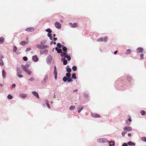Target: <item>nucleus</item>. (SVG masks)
Segmentation results:
<instances>
[{
  "label": "nucleus",
  "instance_id": "53",
  "mask_svg": "<svg viewBox=\"0 0 146 146\" xmlns=\"http://www.w3.org/2000/svg\"><path fill=\"white\" fill-rule=\"evenodd\" d=\"M66 57H64L63 58H61V60L62 61H64V60H66Z\"/></svg>",
  "mask_w": 146,
  "mask_h": 146
},
{
  "label": "nucleus",
  "instance_id": "60",
  "mask_svg": "<svg viewBox=\"0 0 146 146\" xmlns=\"http://www.w3.org/2000/svg\"><path fill=\"white\" fill-rule=\"evenodd\" d=\"M49 38H50V39L51 40H52V37L51 36H50L49 37Z\"/></svg>",
  "mask_w": 146,
  "mask_h": 146
},
{
  "label": "nucleus",
  "instance_id": "31",
  "mask_svg": "<svg viewBox=\"0 0 146 146\" xmlns=\"http://www.w3.org/2000/svg\"><path fill=\"white\" fill-rule=\"evenodd\" d=\"M46 40H43L40 42V44L43 45L44 44L46 43Z\"/></svg>",
  "mask_w": 146,
  "mask_h": 146
},
{
  "label": "nucleus",
  "instance_id": "47",
  "mask_svg": "<svg viewBox=\"0 0 146 146\" xmlns=\"http://www.w3.org/2000/svg\"><path fill=\"white\" fill-rule=\"evenodd\" d=\"M23 60L25 61H26L28 60L26 56L23 57Z\"/></svg>",
  "mask_w": 146,
  "mask_h": 146
},
{
  "label": "nucleus",
  "instance_id": "38",
  "mask_svg": "<svg viewBox=\"0 0 146 146\" xmlns=\"http://www.w3.org/2000/svg\"><path fill=\"white\" fill-rule=\"evenodd\" d=\"M72 69L74 71H75L77 70V67L75 66H73L72 68Z\"/></svg>",
  "mask_w": 146,
  "mask_h": 146
},
{
  "label": "nucleus",
  "instance_id": "43",
  "mask_svg": "<svg viewBox=\"0 0 146 146\" xmlns=\"http://www.w3.org/2000/svg\"><path fill=\"white\" fill-rule=\"evenodd\" d=\"M57 52L58 53H61L62 52V49L60 48H59V49L57 51Z\"/></svg>",
  "mask_w": 146,
  "mask_h": 146
},
{
  "label": "nucleus",
  "instance_id": "5",
  "mask_svg": "<svg viewBox=\"0 0 146 146\" xmlns=\"http://www.w3.org/2000/svg\"><path fill=\"white\" fill-rule=\"evenodd\" d=\"M108 38L106 37H102L97 40V41L106 42L107 41Z\"/></svg>",
  "mask_w": 146,
  "mask_h": 146
},
{
  "label": "nucleus",
  "instance_id": "28",
  "mask_svg": "<svg viewBox=\"0 0 146 146\" xmlns=\"http://www.w3.org/2000/svg\"><path fill=\"white\" fill-rule=\"evenodd\" d=\"M17 49V48L16 46L14 45L13 46V52H16Z\"/></svg>",
  "mask_w": 146,
  "mask_h": 146
},
{
  "label": "nucleus",
  "instance_id": "22",
  "mask_svg": "<svg viewBox=\"0 0 146 146\" xmlns=\"http://www.w3.org/2000/svg\"><path fill=\"white\" fill-rule=\"evenodd\" d=\"M135 143L131 141H129L128 142V145L131 146H135Z\"/></svg>",
  "mask_w": 146,
  "mask_h": 146
},
{
  "label": "nucleus",
  "instance_id": "62",
  "mask_svg": "<svg viewBox=\"0 0 146 146\" xmlns=\"http://www.w3.org/2000/svg\"><path fill=\"white\" fill-rule=\"evenodd\" d=\"M117 50L115 51L114 52V54H116L117 53Z\"/></svg>",
  "mask_w": 146,
  "mask_h": 146
},
{
  "label": "nucleus",
  "instance_id": "33",
  "mask_svg": "<svg viewBox=\"0 0 146 146\" xmlns=\"http://www.w3.org/2000/svg\"><path fill=\"white\" fill-rule=\"evenodd\" d=\"M7 98L8 99H11L13 98V97L10 94H9L7 96Z\"/></svg>",
  "mask_w": 146,
  "mask_h": 146
},
{
  "label": "nucleus",
  "instance_id": "34",
  "mask_svg": "<svg viewBox=\"0 0 146 146\" xmlns=\"http://www.w3.org/2000/svg\"><path fill=\"white\" fill-rule=\"evenodd\" d=\"M17 76L19 78H22L23 77V76L20 74H17Z\"/></svg>",
  "mask_w": 146,
  "mask_h": 146
},
{
  "label": "nucleus",
  "instance_id": "1",
  "mask_svg": "<svg viewBox=\"0 0 146 146\" xmlns=\"http://www.w3.org/2000/svg\"><path fill=\"white\" fill-rule=\"evenodd\" d=\"M66 76L64 77L63 78V80L64 82H72L73 80L71 77V74L70 73H68L66 74Z\"/></svg>",
  "mask_w": 146,
  "mask_h": 146
},
{
  "label": "nucleus",
  "instance_id": "30",
  "mask_svg": "<svg viewBox=\"0 0 146 146\" xmlns=\"http://www.w3.org/2000/svg\"><path fill=\"white\" fill-rule=\"evenodd\" d=\"M76 74L75 73H74L72 74V77L73 79H76L77 78V77H76Z\"/></svg>",
  "mask_w": 146,
  "mask_h": 146
},
{
  "label": "nucleus",
  "instance_id": "39",
  "mask_svg": "<svg viewBox=\"0 0 146 146\" xmlns=\"http://www.w3.org/2000/svg\"><path fill=\"white\" fill-rule=\"evenodd\" d=\"M127 133V132L125 131H123L121 133V134L123 136H124L125 134H126Z\"/></svg>",
  "mask_w": 146,
  "mask_h": 146
},
{
  "label": "nucleus",
  "instance_id": "37",
  "mask_svg": "<svg viewBox=\"0 0 146 146\" xmlns=\"http://www.w3.org/2000/svg\"><path fill=\"white\" fill-rule=\"evenodd\" d=\"M3 65V62L2 59H0V66H2Z\"/></svg>",
  "mask_w": 146,
  "mask_h": 146
},
{
  "label": "nucleus",
  "instance_id": "57",
  "mask_svg": "<svg viewBox=\"0 0 146 146\" xmlns=\"http://www.w3.org/2000/svg\"><path fill=\"white\" fill-rule=\"evenodd\" d=\"M128 121L130 122L131 121V117H129V118H128Z\"/></svg>",
  "mask_w": 146,
  "mask_h": 146
},
{
  "label": "nucleus",
  "instance_id": "44",
  "mask_svg": "<svg viewBox=\"0 0 146 146\" xmlns=\"http://www.w3.org/2000/svg\"><path fill=\"white\" fill-rule=\"evenodd\" d=\"M141 139L142 141L146 142V137H142L141 138Z\"/></svg>",
  "mask_w": 146,
  "mask_h": 146
},
{
  "label": "nucleus",
  "instance_id": "14",
  "mask_svg": "<svg viewBox=\"0 0 146 146\" xmlns=\"http://www.w3.org/2000/svg\"><path fill=\"white\" fill-rule=\"evenodd\" d=\"M23 70L29 75H31L32 74L31 71L28 69H26Z\"/></svg>",
  "mask_w": 146,
  "mask_h": 146
},
{
  "label": "nucleus",
  "instance_id": "52",
  "mask_svg": "<svg viewBox=\"0 0 146 146\" xmlns=\"http://www.w3.org/2000/svg\"><path fill=\"white\" fill-rule=\"evenodd\" d=\"M34 80V78H31L30 79H29V80L30 81H33Z\"/></svg>",
  "mask_w": 146,
  "mask_h": 146
},
{
  "label": "nucleus",
  "instance_id": "64",
  "mask_svg": "<svg viewBox=\"0 0 146 146\" xmlns=\"http://www.w3.org/2000/svg\"><path fill=\"white\" fill-rule=\"evenodd\" d=\"M131 135V133H128V136H130Z\"/></svg>",
  "mask_w": 146,
  "mask_h": 146
},
{
  "label": "nucleus",
  "instance_id": "6",
  "mask_svg": "<svg viewBox=\"0 0 146 146\" xmlns=\"http://www.w3.org/2000/svg\"><path fill=\"white\" fill-rule=\"evenodd\" d=\"M55 26L58 29H60L61 27V24L58 22H56L55 23Z\"/></svg>",
  "mask_w": 146,
  "mask_h": 146
},
{
  "label": "nucleus",
  "instance_id": "36",
  "mask_svg": "<svg viewBox=\"0 0 146 146\" xmlns=\"http://www.w3.org/2000/svg\"><path fill=\"white\" fill-rule=\"evenodd\" d=\"M62 62H63V64L64 65H66L67 63V61L66 60H64V61H62Z\"/></svg>",
  "mask_w": 146,
  "mask_h": 146
},
{
  "label": "nucleus",
  "instance_id": "27",
  "mask_svg": "<svg viewBox=\"0 0 146 146\" xmlns=\"http://www.w3.org/2000/svg\"><path fill=\"white\" fill-rule=\"evenodd\" d=\"M62 50L63 51L65 52H66L67 50V48L66 47L64 46L63 45L62 46Z\"/></svg>",
  "mask_w": 146,
  "mask_h": 146
},
{
  "label": "nucleus",
  "instance_id": "24",
  "mask_svg": "<svg viewBox=\"0 0 146 146\" xmlns=\"http://www.w3.org/2000/svg\"><path fill=\"white\" fill-rule=\"evenodd\" d=\"M46 105L48 107V108H49V109H50V105H49V104H48V100H46Z\"/></svg>",
  "mask_w": 146,
  "mask_h": 146
},
{
  "label": "nucleus",
  "instance_id": "23",
  "mask_svg": "<svg viewBox=\"0 0 146 146\" xmlns=\"http://www.w3.org/2000/svg\"><path fill=\"white\" fill-rule=\"evenodd\" d=\"M83 109V108L82 106H81L79 107L78 108V112L79 113H80Z\"/></svg>",
  "mask_w": 146,
  "mask_h": 146
},
{
  "label": "nucleus",
  "instance_id": "15",
  "mask_svg": "<svg viewBox=\"0 0 146 146\" xmlns=\"http://www.w3.org/2000/svg\"><path fill=\"white\" fill-rule=\"evenodd\" d=\"M28 42V41H22L20 43V44L21 45L25 46V44H27Z\"/></svg>",
  "mask_w": 146,
  "mask_h": 146
},
{
  "label": "nucleus",
  "instance_id": "50",
  "mask_svg": "<svg viewBox=\"0 0 146 146\" xmlns=\"http://www.w3.org/2000/svg\"><path fill=\"white\" fill-rule=\"evenodd\" d=\"M51 33H48L47 36L48 37H49L52 36V34Z\"/></svg>",
  "mask_w": 146,
  "mask_h": 146
},
{
  "label": "nucleus",
  "instance_id": "49",
  "mask_svg": "<svg viewBox=\"0 0 146 146\" xmlns=\"http://www.w3.org/2000/svg\"><path fill=\"white\" fill-rule=\"evenodd\" d=\"M128 130V127H127V126H126V127H124V128H123V130L125 131L126 130Z\"/></svg>",
  "mask_w": 146,
  "mask_h": 146
},
{
  "label": "nucleus",
  "instance_id": "20",
  "mask_svg": "<svg viewBox=\"0 0 146 146\" xmlns=\"http://www.w3.org/2000/svg\"><path fill=\"white\" fill-rule=\"evenodd\" d=\"M110 143L109 146H114L115 145L114 142L113 141H110L109 142Z\"/></svg>",
  "mask_w": 146,
  "mask_h": 146
},
{
  "label": "nucleus",
  "instance_id": "16",
  "mask_svg": "<svg viewBox=\"0 0 146 146\" xmlns=\"http://www.w3.org/2000/svg\"><path fill=\"white\" fill-rule=\"evenodd\" d=\"M70 25H72L71 26V27L72 28H75L78 27L77 24L76 23H73L72 24L71 23H69Z\"/></svg>",
  "mask_w": 146,
  "mask_h": 146
},
{
  "label": "nucleus",
  "instance_id": "25",
  "mask_svg": "<svg viewBox=\"0 0 146 146\" xmlns=\"http://www.w3.org/2000/svg\"><path fill=\"white\" fill-rule=\"evenodd\" d=\"M4 41V38L3 37H1L0 38V44H2Z\"/></svg>",
  "mask_w": 146,
  "mask_h": 146
},
{
  "label": "nucleus",
  "instance_id": "32",
  "mask_svg": "<svg viewBox=\"0 0 146 146\" xmlns=\"http://www.w3.org/2000/svg\"><path fill=\"white\" fill-rule=\"evenodd\" d=\"M45 31L48 33H51L52 31L50 29H48L45 30Z\"/></svg>",
  "mask_w": 146,
  "mask_h": 146
},
{
  "label": "nucleus",
  "instance_id": "54",
  "mask_svg": "<svg viewBox=\"0 0 146 146\" xmlns=\"http://www.w3.org/2000/svg\"><path fill=\"white\" fill-rule=\"evenodd\" d=\"M54 78L55 80H56L57 78V74H54Z\"/></svg>",
  "mask_w": 146,
  "mask_h": 146
},
{
  "label": "nucleus",
  "instance_id": "35",
  "mask_svg": "<svg viewBox=\"0 0 146 146\" xmlns=\"http://www.w3.org/2000/svg\"><path fill=\"white\" fill-rule=\"evenodd\" d=\"M75 107L74 106H71L70 107V110H74L75 108Z\"/></svg>",
  "mask_w": 146,
  "mask_h": 146
},
{
  "label": "nucleus",
  "instance_id": "40",
  "mask_svg": "<svg viewBox=\"0 0 146 146\" xmlns=\"http://www.w3.org/2000/svg\"><path fill=\"white\" fill-rule=\"evenodd\" d=\"M66 58H67V59L68 61L70 60H71V59L70 56H69V55L68 56H66Z\"/></svg>",
  "mask_w": 146,
  "mask_h": 146
},
{
  "label": "nucleus",
  "instance_id": "7",
  "mask_svg": "<svg viewBox=\"0 0 146 146\" xmlns=\"http://www.w3.org/2000/svg\"><path fill=\"white\" fill-rule=\"evenodd\" d=\"M52 59V57L51 55H50L48 56L46 59L47 63L48 64H50L51 62Z\"/></svg>",
  "mask_w": 146,
  "mask_h": 146
},
{
  "label": "nucleus",
  "instance_id": "19",
  "mask_svg": "<svg viewBox=\"0 0 146 146\" xmlns=\"http://www.w3.org/2000/svg\"><path fill=\"white\" fill-rule=\"evenodd\" d=\"M2 76L4 78H5L6 76L5 72L4 69H3L2 70Z\"/></svg>",
  "mask_w": 146,
  "mask_h": 146
},
{
  "label": "nucleus",
  "instance_id": "48",
  "mask_svg": "<svg viewBox=\"0 0 146 146\" xmlns=\"http://www.w3.org/2000/svg\"><path fill=\"white\" fill-rule=\"evenodd\" d=\"M144 54H141V57L140 59L142 60L143 58Z\"/></svg>",
  "mask_w": 146,
  "mask_h": 146
},
{
  "label": "nucleus",
  "instance_id": "8",
  "mask_svg": "<svg viewBox=\"0 0 146 146\" xmlns=\"http://www.w3.org/2000/svg\"><path fill=\"white\" fill-rule=\"evenodd\" d=\"M32 60L35 62H37L38 60V58L36 55L33 56L32 57Z\"/></svg>",
  "mask_w": 146,
  "mask_h": 146
},
{
  "label": "nucleus",
  "instance_id": "41",
  "mask_svg": "<svg viewBox=\"0 0 146 146\" xmlns=\"http://www.w3.org/2000/svg\"><path fill=\"white\" fill-rule=\"evenodd\" d=\"M57 46H58V47L59 48H61L62 46L61 44L59 43H57Z\"/></svg>",
  "mask_w": 146,
  "mask_h": 146
},
{
  "label": "nucleus",
  "instance_id": "2",
  "mask_svg": "<svg viewBox=\"0 0 146 146\" xmlns=\"http://www.w3.org/2000/svg\"><path fill=\"white\" fill-rule=\"evenodd\" d=\"M36 47L40 49H44L47 48L48 47V46L46 45H42L41 44H37L36 46Z\"/></svg>",
  "mask_w": 146,
  "mask_h": 146
},
{
  "label": "nucleus",
  "instance_id": "3",
  "mask_svg": "<svg viewBox=\"0 0 146 146\" xmlns=\"http://www.w3.org/2000/svg\"><path fill=\"white\" fill-rule=\"evenodd\" d=\"M97 141L100 143H103L108 142V141L106 138H102L98 139Z\"/></svg>",
  "mask_w": 146,
  "mask_h": 146
},
{
  "label": "nucleus",
  "instance_id": "13",
  "mask_svg": "<svg viewBox=\"0 0 146 146\" xmlns=\"http://www.w3.org/2000/svg\"><path fill=\"white\" fill-rule=\"evenodd\" d=\"M17 74H21L22 73V70L20 69V68L19 67L17 68Z\"/></svg>",
  "mask_w": 146,
  "mask_h": 146
},
{
  "label": "nucleus",
  "instance_id": "46",
  "mask_svg": "<svg viewBox=\"0 0 146 146\" xmlns=\"http://www.w3.org/2000/svg\"><path fill=\"white\" fill-rule=\"evenodd\" d=\"M31 48H27L26 49L25 52H27L29 51L30 50H31Z\"/></svg>",
  "mask_w": 146,
  "mask_h": 146
},
{
  "label": "nucleus",
  "instance_id": "12",
  "mask_svg": "<svg viewBox=\"0 0 146 146\" xmlns=\"http://www.w3.org/2000/svg\"><path fill=\"white\" fill-rule=\"evenodd\" d=\"M27 94H19V96L20 98H25L27 96Z\"/></svg>",
  "mask_w": 146,
  "mask_h": 146
},
{
  "label": "nucleus",
  "instance_id": "18",
  "mask_svg": "<svg viewBox=\"0 0 146 146\" xmlns=\"http://www.w3.org/2000/svg\"><path fill=\"white\" fill-rule=\"evenodd\" d=\"M143 49L142 48L139 47L137 48V52L138 53L142 52L143 51Z\"/></svg>",
  "mask_w": 146,
  "mask_h": 146
},
{
  "label": "nucleus",
  "instance_id": "51",
  "mask_svg": "<svg viewBox=\"0 0 146 146\" xmlns=\"http://www.w3.org/2000/svg\"><path fill=\"white\" fill-rule=\"evenodd\" d=\"M122 146H128V145L127 143H124L122 145Z\"/></svg>",
  "mask_w": 146,
  "mask_h": 146
},
{
  "label": "nucleus",
  "instance_id": "29",
  "mask_svg": "<svg viewBox=\"0 0 146 146\" xmlns=\"http://www.w3.org/2000/svg\"><path fill=\"white\" fill-rule=\"evenodd\" d=\"M142 115H145L146 114V112L143 110H141L140 111Z\"/></svg>",
  "mask_w": 146,
  "mask_h": 146
},
{
  "label": "nucleus",
  "instance_id": "10",
  "mask_svg": "<svg viewBox=\"0 0 146 146\" xmlns=\"http://www.w3.org/2000/svg\"><path fill=\"white\" fill-rule=\"evenodd\" d=\"M48 78V74H46L45 75L43 80L42 81V83H44L47 81Z\"/></svg>",
  "mask_w": 146,
  "mask_h": 146
},
{
  "label": "nucleus",
  "instance_id": "42",
  "mask_svg": "<svg viewBox=\"0 0 146 146\" xmlns=\"http://www.w3.org/2000/svg\"><path fill=\"white\" fill-rule=\"evenodd\" d=\"M65 52H62L60 54L61 56L62 57L64 56L65 55Z\"/></svg>",
  "mask_w": 146,
  "mask_h": 146
},
{
  "label": "nucleus",
  "instance_id": "55",
  "mask_svg": "<svg viewBox=\"0 0 146 146\" xmlns=\"http://www.w3.org/2000/svg\"><path fill=\"white\" fill-rule=\"evenodd\" d=\"M16 86V85L15 84H13L12 85V87L13 88H14Z\"/></svg>",
  "mask_w": 146,
  "mask_h": 146
},
{
  "label": "nucleus",
  "instance_id": "21",
  "mask_svg": "<svg viewBox=\"0 0 146 146\" xmlns=\"http://www.w3.org/2000/svg\"><path fill=\"white\" fill-rule=\"evenodd\" d=\"M71 69L70 68L69 66L68 65L66 67V71L68 73H70L71 72Z\"/></svg>",
  "mask_w": 146,
  "mask_h": 146
},
{
  "label": "nucleus",
  "instance_id": "45",
  "mask_svg": "<svg viewBox=\"0 0 146 146\" xmlns=\"http://www.w3.org/2000/svg\"><path fill=\"white\" fill-rule=\"evenodd\" d=\"M48 50H47L45 49L44 50L43 53L46 54L48 53Z\"/></svg>",
  "mask_w": 146,
  "mask_h": 146
},
{
  "label": "nucleus",
  "instance_id": "56",
  "mask_svg": "<svg viewBox=\"0 0 146 146\" xmlns=\"http://www.w3.org/2000/svg\"><path fill=\"white\" fill-rule=\"evenodd\" d=\"M132 128L131 127H128V131H131Z\"/></svg>",
  "mask_w": 146,
  "mask_h": 146
},
{
  "label": "nucleus",
  "instance_id": "61",
  "mask_svg": "<svg viewBox=\"0 0 146 146\" xmlns=\"http://www.w3.org/2000/svg\"><path fill=\"white\" fill-rule=\"evenodd\" d=\"M55 48L56 50L57 51L59 49V48L58 47H56Z\"/></svg>",
  "mask_w": 146,
  "mask_h": 146
},
{
  "label": "nucleus",
  "instance_id": "4",
  "mask_svg": "<svg viewBox=\"0 0 146 146\" xmlns=\"http://www.w3.org/2000/svg\"><path fill=\"white\" fill-rule=\"evenodd\" d=\"M30 63H28L25 65H21V67L23 70H25L26 69H27V68L30 66Z\"/></svg>",
  "mask_w": 146,
  "mask_h": 146
},
{
  "label": "nucleus",
  "instance_id": "58",
  "mask_svg": "<svg viewBox=\"0 0 146 146\" xmlns=\"http://www.w3.org/2000/svg\"><path fill=\"white\" fill-rule=\"evenodd\" d=\"M131 52V50L128 49V54Z\"/></svg>",
  "mask_w": 146,
  "mask_h": 146
},
{
  "label": "nucleus",
  "instance_id": "59",
  "mask_svg": "<svg viewBox=\"0 0 146 146\" xmlns=\"http://www.w3.org/2000/svg\"><path fill=\"white\" fill-rule=\"evenodd\" d=\"M53 39L54 41H55L56 40H57V38H53Z\"/></svg>",
  "mask_w": 146,
  "mask_h": 146
},
{
  "label": "nucleus",
  "instance_id": "63",
  "mask_svg": "<svg viewBox=\"0 0 146 146\" xmlns=\"http://www.w3.org/2000/svg\"><path fill=\"white\" fill-rule=\"evenodd\" d=\"M65 55L64 56V57H66V56H68V55H67V54L66 53V52H65Z\"/></svg>",
  "mask_w": 146,
  "mask_h": 146
},
{
  "label": "nucleus",
  "instance_id": "26",
  "mask_svg": "<svg viewBox=\"0 0 146 146\" xmlns=\"http://www.w3.org/2000/svg\"><path fill=\"white\" fill-rule=\"evenodd\" d=\"M54 74H57L56 68V66H55L54 67Z\"/></svg>",
  "mask_w": 146,
  "mask_h": 146
},
{
  "label": "nucleus",
  "instance_id": "11",
  "mask_svg": "<svg viewBox=\"0 0 146 146\" xmlns=\"http://www.w3.org/2000/svg\"><path fill=\"white\" fill-rule=\"evenodd\" d=\"M33 94L37 98H39L38 93L35 91H33L32 92Z\"/></svg>",
  "mask_w": 146,
  "mask_h": 146
},
{
  "label": "nucleus",
  "instance_id": "17",
  "mask_svg": "<svg viewBox=\"0 0 146 146\" xmlns=\"http://www.w3.org/2000/svg\"><path fill=\"white\" fill-rule=\"evenodd\" d=\"M92 116L94 117H100L99 115L95 113H92Z\"/></svg>",
  "mask_w": 146,
  "mask_h": 146
},
{
  "label": "nucleus",
  "instance_id": "9",
  "mask_svg": "<svg viewBox=\"0 0 146 146\" xmlns=\"http://www.w3.org/2000/svg\"><path fill=\"white\" fill-rule=\"evenodd\" d=\"M26 31H27L28 32H33L34 31V28L33 27H30L27 28L25 30Z\"/></svg>",
  "mask_w": 146,
  "mask_h": 146
}]
</instances>
